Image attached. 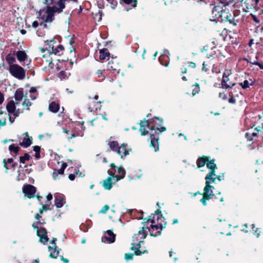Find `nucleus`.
Returning a JSON list of instances; mask_svg holds the SVG:
<instances>
[{
	"label": "nucleus",
	"mask_w": 263,
	"mask_h": 263,
	"mask_svg": "<svg viewBox=\"0 0 263 263\" xmlns=\"http://www.w3.org/2000/svg\"><path fill=\"white\" fill-rule=\"evenodd\" d=\"M111 5L112 8L114 9L117 5V1L115 0H107Z\"/></svg>",
	"instance_id": "45"
},
{
	"label": "nucleus",
	"mask_w": 263,
	"mask_h": 263,
	"mask_svg": "<svg viewBox=\"0 0 263 263\" xmlns=\"http://www.w3.org/2000/svg\"><path fill=\"white\" fill-rule=\"evenodd\" d=\"M52 199V195L51 193H49L47 196V200H48V201H50Z\"/></svg>",
	"instance_id": "60"
},
{
	"label": "nucleus",
	"mask_w": 263,
	"mask_h": 263,
	"mask_svg": "<svg viewBox=\"0 0 263 263\" xmlns=\"http://www.w3.org/2000/svg\"><path fill=\"white\" fill-rule=\"evenodd\" d=\"M140 242H138L137 243H132V247L131 248V249L133 251H135V253L136 255H140L142 254L147 253V250H145L143 252H142L141 251L139 250V249L140 248Z\"/></svg>",
	"instance_id": "16"
},
{
	"label": "nucleus",
	"mask_w": 263,
	"mask_h": 263,
	"mask_svg": "<svg viewBox=\"0 0 263 263\" xmlns=\"http://www.w3.org/2000/svg\"><path fill=\"white\" fill-rule=\"evenodd\" d=\"M9 150L11 153H14L15 154H17L20 147L18 146H15L14 144H11L9 146Z\"/></svg>",
	"instance_id": "34"
},
{
	"label": "nucleus",
	"mask_w": 263,
	"mask_h": 263,
	"mask_svg": "<svg viewBox=\"0 0 263 263\" xmlns=\"http://www.w3.org/2000/svg\"><path fill=\"white\" fill-rule=\"evenodd\" d=\"M149 124L150 123H149L148 120H145L141 122L140 131L141 132L142 135L144 136L148 134V131L146 128H149L151 130L155 129L154 125L149 128Z\"/></svg>",
	"instance_id": "9"
},
{
	"label": "nucleus",
	"mask_w": 263,
	"mask_h": 263,
	"mask_svg": "<svg viewBox=\"0 0 263 263\" xmlns=\"http://www.w3.org/2000/svg\"><path fill=\"white\" fill-rule=\"evenodd\" d=\"M7 119L6 118L0 119V126H5L6 125Z\"/></svg>",
	"instance_id": "51"
},
{
	"label": "nucleus",
	"mask_w": 263,
	"mask_h": 263,
	"mask_svg": "<svg viewBox=\"0 0 263 263\" xmlns=\"http://www.w3.org/2000/svg\"><path fill=\"white\" fill-rule=\"evenodd\" d=\"M209 197L207 196H203V197L200 199V202L202 203V204L204 206L206 205V200H210Z\"/></svg>",
	"instance_id": "43"
},
{
	"label": "nucleus",
	"mask_w": 263,
	"mask_h": 263,
	"mask_svg": "<svg viewBox=\"0 0 263 263\" xmlns=\"http://www.w3.org/2000/svg\"><path fill=\"white\" fill-rule=\"evenodd\" d=\"M9 121H10V124H12L14 122L15 118V117L12 118L11 115H9Z\"/></svg>",
	"instance_id": "64"
},
{
	"label": "nucleus",
	"mask_w": 263,
	"mask_h": 263,
	"mask_svg": "<svg viewBox=\"0 0 263 263\" xmlns=\"http://www.w3.org/2000/svg\"><path fill=\"white\" fill-rule=\"evenodd\" d=\"M39 26V23L37 21H35L32 23V27L34 28H36Z\"/></svg>",
	"instance_id": "62"
},
{
	"label": "nucleus",
	"mask_w": 263,
	"mask_h": 263,
	"mask_svg": "<svg viewBox=\"0 0 263 263\" xmlns=\"http://www.w3.org/2000/svg\"><path fill=\"white\" fill-rule=\"evenodd\" d=\"M151 228L153 231L158 230L159 229L161 230L162 229V225L161 224L156 225H151Z\"/></svg>",
	"instance_id": "41"
},
{
	"label": "nucleus",
	"mask_w": 263,
	"mask_h": 263,
	"mask_svg": "<svg viewBox=\"0 0 263 263\" xmlns=\"http://www.w3.org/2000/svg\"><path fill=\"white\" fill-rule=\"evenodd\" d=\"M214 189V187L213 186L210 185L209 181H205V186L203 189V196L209 197L210 199H212L214 196L213 191Z\"/></svg>",
	"instance_id": "11"
},
{
	"label": "nucleus",
	"mask_w": 263,
	"mask_h": 263,
	"mask_svg": "<svg viewBox=\"0 0 263 263\" xmlns=\"http://www.w3.org/2000/svg\"><path fill=\"white\" fill-rule=\"evenodd\" d=\"M109 206L108 205H104L102 210L100 211V213L105 214L106 213L107 211L109 210Z\"/></svg>",
	"instance_id": "48"
},
{
	"label": "nucleus",
	"mask_w": 263,
	"mask_h": 263,
	"mask_svg": "<svg viewBox=\"0 0 263 263\" xmlns=\"http://www.w3.org/2000/svg\"><path fill=\"white\" fill-rule=\"evenodd\" d=\"M228 80H229L228 77V78H224V77L222 78V82H221V84L226 88H231V87H232L235 85V84H233L231 86L230 85L227 84V82Z\"/></svg>",
	"instance_id": "38"
},
{
	"label": "nucleus",
	"mask_w": 263,
	"mask_h": 263,
	"mask_svg": "<svg viewBox=\"0 0 263 263\" xmlns=\"http://www.w3.org/2000/svg\"><path fill=\"white\" fill-rule=\"evenodd\" d=\"M250 15L252 17L254 22L257 24L260 23V20L256 17V16L252 13H251Z\"/></svg>",
	"instance_id": "46"
},
{
	"label": "nucleus",
	"mask_w": 263,
	"mask_h": 263,
	"mask_svg": "<svg viewBox=\"0 0 263 263\" xmlns=\"http://www.w3.org/2000/svg\"><path fill=\"white\" fill-rule=\"evenodd\" d=\"M208 161V158L206 157L199 158L197 160V165L198 167L203 166Z\"/></svg>",
	"instance_id": "29"
},
{
	"label": "nucleus",
	"mask_w": 263,
	"mask_h": 263,
	"mask_svg": "<svg viewBox=\"0 0 263 263\" xmlns=\"http://www.w3.org/2000/svg\"><path fill=\"white\" fill-rule=\"evenodd\" d=\"M123 1L126 4H132L133 7H136L137 5L136 0H123Z\"/></svg>",
	"instance_id": "39"
},
{
	"label": "nucleus",
	"mask_w": 263,
	"mask_h": 263,
	"mask_svg": "<svg viewBox=\"0 0 263 263\" xmlns=\"http://www.w3.org/2000/svg\"><path fill=\"white\" fill-rule=\"evenodd\" d=\"M30 157L28 153H25L23 156L20 157V162L22 163H25L26 161L29 160Z\"/></svg>",
	"instance_id": "36"
},
{
	"label": "nucleus",
	"mask_w": 263,
	"mask_h": 263,
	"mask_svg": "<svg viewBox=\"0 0 263 263\" xmlns=\"http://www.w3.org/2000/svg\"><path fill=\"white\" fill-rule=\"evenodd\" d=\"M65 203V200L62 195H57L54 197V204L58 208H61Z\"/></svg>",
	"instance_id": "12"
},
{
	"label": "nucleus",
	"mask_w": 263,
	"mask_h": 263,
	"mask_svg": "<svg viewBox=\"0 0 263 263\" xmlns=\"http://www.w3.org/2000/svg\"><path fill=\"white\" fill-rule=\"evenodd\" d=\"M37 235L40 237V241L45 244L49 240V238L47 235V231L43 227H40L37 231Z\"/></svg>",
	"instance_id": "10"
},
{
	"label": "nucleus",
	"mask_w": 263,
	"mask_h": 263,
	"mask_svg": "<svg viewBox=\"0 0 263 263\" xmlns=\"http://www.w3.org/2000/svg\"><path fill=\"white\" fill-rule=\"evenodd\" d=\"M3 162L4 163V167L7 170L14 168L16 166V164L13 163L12 158H9L7 160L4 159Z\"/></svg>",
	"instance_id": "20"
},
{
	"label": "nucleus",
	"mask_w": 263,
	"mask_h": 263,
	"mask_svg": "<svg viewBox=\"0 0 263 263\" xmlns=\"http://www.w3.org/2000/svg\"><path fill=\"white\" fill-rule=\"evenodd\" d=\"M8 69L13 77L18 80H23L25 77L26 71L17 64L11 65Z\"/></svg>",
	"instance_id": "5"
},
{
	"label": "nucleus",
	"mask_w": 263,
	"mask_h": 263,
	"mask_svg": "<svg viewBox=\"0 0 263 263\" xmlns=\"http://www.w3.org/2000/svg\"><path fill=\"white\" fill-rule=\"evenodd\" d=\"M40 150H41L40 146H37V145L33 146V151L35 153L40 152Z\"/></svg>",
	"instance_id": "54"
},
{
	"label": "nucleus",
	"mask_w": 263,
	"mask_h": 263,
	"mask_svg": "<svg viewBox=\"0 0 263 263\" xmlns=\"http://www.w3.org/2000/svg\"><path fill=\"white\" fill-rule=\"evenodd\" d=\"M54 2V0H44V4L46 5V16L45 18V22H51L54 19V15L55 13H61V12H56L55 9H52L53 8L58 9L59 6L57 5L51 6Z\"/></svg>",
	"instance_id": "3"
},
{
	"label": "nucleus",
	"mask_w": 263,
	"mask_h": 263,
	"mask_svg": "<svg viewBox=\"0 0 263 263\" xmlns=\"http://www.w3.org/2000/svg\"><path fill=\"white\" fill-rule=\"evenodd\" d=\"M107 68L108 69L112 71V73L114 74H118L120 70L118 60L114 58H112L108 63Z\"/></svg>",
	"instance_id": "6"
},
{
	"label": "nucleus",
	"mask_w": 263,
	"mask_h": 263,
	"mask_svg": "<svg viewBox=\"0 0 263 263\" xmlns=\"http://www.w3.org/2000/svg\"><path fill=\"white\" fill-rule=\"evenodd\" d=\"M229 102L232 104H234L236 103V100L232 96H231L229 99Z\"/></svg>",
	"instance_id": "56"
},
{
	"label": "nucleus",
	"mask_w": 263,
	"mask_h": 263,
	"mask_svg": "<svg viewBox=\"0 0 263 263\" xmlns=\"http://www.w3.org/2000/svg\"><path fill=\"white\" fill-rule=\"evenodd\" d=\"M111 151L116 152L122 159L129 154V150L127 149L126 144H123L119 146V144L116 141H109L107 143Z\"/></svg>",
	"instance_id": "2"
},
{
	"label": "nucleus",
	"mask_w": 263,
	"mask_h": 263,
	"mask_svg": "<svg viewBox=\"0 0 263 263\" xmlns=\"http://www.w3.org/2000/svg\"><path fill=\"white\" fill-rule=\"evenodd\" d=\"M107 173L108 175L110 176V177H112V179H114V181H115L116 179H117V175H115V173L111 171L108 170Z\"/></svg>",
	"instance_id": "44"
},
{
	"label": "nucleus",
	"mask_w": 263,
	"mask_h": 263,
	"mask_svg": "<svg viewBox=\"0 0 263 263\" xmlns=\"http://www.w3.org/2000/svg\"><path fill=\"white\" fill-rule=\"evenodd\" d=\"M149 123L156 124L157 126H161L163 123V120L157 117H155L149 121Z\"/></svg>",
	"instance_id": "31"
},
{
	"label": "nucleus",
	"mask_w": 263,
	"mask_h": 263,
	"mask_svg": "<svg viewBox=\"0 0 263 263\" xmlns=\"http://www.w3.org/2000/svg\"><path fill=\"white\" fill-rule=\"evenodd\" d=\"M13 54L15 55L17 60L20 62L25 61L27 57V54L25 53V51L23 50H19L17 52H13Z\"/></svg>",
	"instance_id": "13"
},
{
	"label": "nucleus",
	"mask_w": 263,
	"mask_h": 263,
	"mask_svg": "<svg viewBox=\"0 0 263 263\" xmlns=\"http://www.w3.org/2000/svg\"><path fill=\"white\" fill-rule=\"evenodd\" d=\"M26 135L27 138H24L23 140V141L21 142H20V143H19V144L21 146H22L25 148L28 147L32 144V140H31V138H29L28 137V133H26Z\"/></svg>",
	"instance_id": "23"
},
{
	"label": "nucleus",
	"mask_w": 263,
	"mask_h": 263,
	"mask_svg": "<svg viewBox=\"0 0 263 263\" xmlns=\"http://www.w3.org/2000/svg\"><path fill=\"white\" fill-rule=\"evenodd\" d=\"M68 178L71 181H73L74 180L76 176L74 174H70L69 175Z\"/></svg>",
	"instance_id": "58"
},
{
	"label": "nucleus",
	"mask_w": 263,
	"mask_h": 263,
	"mask_svg": "<svg viewBox=\"0 0 263 263\" xmlns=\"http://www.w3.org/2000/svg\"><path fill=\"white\" fill-rule=\"evenodd\" d=\"M151 145L154 147L156 152L159 150L158 138L156 137L154 134H151L150 136Z\"/></svg>",
	"instance_id": "19"
},
{
	"label": "nucleus",
	"mask_w": 263,
	"mask_h": 263,
	"mask_svg": "<svg viewBox=\"0 0 263 263\" xmlns=\"http://www.w3.org/2000/svg\"><path fill=\"white\" fill-rule=\"evenodd\" d=\"M48 250L50 252V257L51 258H57L58 255H59V252L57 251V248L54 247V248L48 247Z\"/></svg>",
	"instance_id": "30"
},
{
	"label": "nucleus",
	"mask_w": 263,
	"mask_h": 263,
	"mask_svg": "<svg viewBox=\"0 0 263 263\" xmlns=\"http://www.w3.org/2000/svg\"><path fill=\"white\" fill-rule=\"evenodd\" d=\"M205 181H209L210 184L211 183H215L216 179V174L214 171H210L209 174L205 177Z\"/></svg>",
	"instance_id": "17"
},
{
	"label": "nucleus",
	"mask_w": 263,
	"mask_h": 263,
	"mask_svg": "<svg viewBox=\"0 0 263 263\" xmlns=\"http://www.w3.org/2000/svg\"><path fill=\"white\" fill-rule=\"evenodd\" d=\"M4 101V95L0 91V104H2Z\"/></svg>",
	"instance_id": "57"
},
{
	"label": "nucleus",
	"mask_w": 263,
	"mask_h": 263,
	"mask_svg": "<svg viewBox=\"0 0 263 263\" xmlns=\"http://www.w3.org/2000/svg\"><path fill=\"white\" fill-rule=\"evenodd\" d=\"M234 0H218L215 3L212 10V16L210 18L213 22H220L223 17V14L228 10L226 7L233 2Z\"/></svg>",
	"instance_id": "1"
},
{
	"label": "nucleus",
	"mask_w": 263,
	"mask_h": 263,
	"mask_svg": "<svg viewBox=\"0 0 263 263\" xmlns=\"http://www.w3.org/2000/svg\"><path fill=\"white\" fill-rule=\"evenodd\" d=\"M206 166L211 171H214L215 172V169H217V166L214 163V160L208 161L206 162Z\"/></svg>",
	"instance_id": "32"
},
{
	"label": "nucleus",
	"mask_w": 263,
	"mask_h": 263,
	"mask_svg": "<svg viewBox=\"0 0 263 263\" xmlns=\"http://www.w3.org/2000/svg\"><path fill=\"white\" fill-rule=\"evenodd\" d=\"M63 49H64V48H63V46L61 45H60L56 48H55L54 49H53V52L55 54H56L60 52V50H62Z\"/></svg>",
	"instance_id": "42"
},
{
	"label": "nucleus",
	"mask_w": 263,
	"mask_h": 263,
	"mask_svg": "<svg viewBox=\"0 0 263 263\" xmlns=\"http://www.w3.org/2000/svg\"><path fill=\"white\" fill-rule=\"evenodd\" d=\"M67 166V164H66V163L65 162H64L62 165V166L61 167V168L59 169V170H54L53 172V174H52V176L55 179L56 177L58 176V175H62L64 174V170L66 168V167Z\"/></svg>",
	"instance_id": "18"
},
{
	"label": "nucleus",
	"mask_w": 263,
	"mask_h": 263,
	"mask_svg": "<svg viewBox=\"0 0 263 263\" xmlns=\"http://www.w3.org/2000/svg\"><path fill=\"white\" fill-rule=\"evenodd\" d=\"M104 70H98L97 71V77L98 78H104V77L103 74V72L104 71Z\"/></svg>",
	"instance_id": "50"
},
{
	"label": "nucleus",
	"mask_w": 263,
	"mask_h": 263,
	"mask_svg": "<svg viewBox=\"0 0 263 263\" xmlns=\"http://www.w3.org/2000/svg\"><path fill=\"white\" fill-rule=\"evenodd\" d=\"M206 64H205L204 62H203V64H202V70L205 71V72H206L208 71L209 69L208 68H206Z\"/></svg>",
	"instance_id": "59"
},
{
	"label": "nucleus",
	"mask_w": 263,
	"mask_h": 263,
	"mask_svg": "<svg viewBox=\"0 0 263 263\" xmlns=\"http://www.w3.org/2000/svg\"><path fill=\"white\" fill-rule=\"evenodd\" d=\"M22 111H20V109H16L15 110V111H14V112H13L11 114L13 115V116L16 118V117H18V116L20 115V114L21 113H22Z\"/></svg>",
	"instance_id": "47"
},
{
	"label": "nucleus",
	"mask_w": 263,
	"mask_h": 263,
	"mask_svg": "<svg viewBox=\"0 0 263 263\" xmlns=\"http://www.w3.org/2000/svg\"><path fill=\"white\" fill-rule=\"evenodd\" d=\"M148 232H150L151 235L154 236H157L161 234L160 231H158L155 233L151 232L150 228L147 226L145 227V225H144V227L140 228L137 234L134 235L133 236V241L138 242H143V240L146 238Z\"/></svg>",
	"instance_id": "4"
},
{
	"label": "nucleus",
	"mask_w": 263,
	"mask_h": 263,
	"mask_svg": "<svg viewBox=\"0 0 263 263\" xmlns=\"http://www.w3.org/2000/svg\"><path fill=\"white\" fill-rule=\"evenodd\" d=\"M164 54L165 55H161L159 57V61L161 65L167 66L169 62L166 59L168 58V55L170 54L169 51L165 50Z\"/></svg>",
	"instance_id": "14"
},
{
	"label": "nucleus",
	"mask_w": 263,
	"mask_h": 263,
	"mask_svg": "<svg viewBox=\"0 0 263 263\" xmlns=\"http://www.w3.org/2000/svg\"><path fill=\"white\" fill-rule=\"evenodd\" d=\"M100 53V60H105L106 59L108 60L110 56V53L109 52L108 50L106 48H103L102 49L100 50L99 51Z\"/></svg>",
	"instance_id": "15"
},
{
	"label": "nucleus",
	"mask_w": 263,
	"mask_h": 263,
	"mask_svg": "<svg viewBox=\"0 0 263 263\" xmlns=\"http://www.w3.org/2000/svg\"><path fill=\"white\" fill-rule=\"evenodd\" d=\"M231 72L230 70H226L223 74V77L228 78L231 74Z\"/></svg>",
	"instance_id": "52"
},
{
	"label": "nucleus",
	"mask_w": 263,
	"mask_h": 263,
	"mask_svg": "<svg viewBox=\"0 0 263 263\" xmlns=\"http://www.w3.org/2000/svg\"><path fill=\"white\" fill-rule=\"evenodd\" d=\"M14 99L17 101H21L24 97V91L23 88H18L15 92Z\"/></svg>",
	"instance_id": "21"
},
{
	"label": "nucleus",
	"mask_w": 263,
	"mask_h": 263,
	"mask_svg": "<svg viewBox=\"0 0 263 263\" xmlns=\"http://www.w3.org/2000/svg\"><path fill=\"white\" fill-rule=\"evenodd\" d=\"M48 109L51 112L56 113L59 110V104L55 102H52L50 103Z\"/></svg>",
	"instance_id": "27"
},
{
	"label": "nucleus",
	"mask_w": 263,
	"mask_h": 263,
	"mask_svg": "<svg viewBox=\"0 0 263 263\" xmlns=\"http://www.w3.org/2000/svg\"><path fill=\"white\" fill-rule=\"evenodd\" d=\"M39 223H40L39 222H34L32 224V227H33V228L35 229H36L37 231L38 230V229H40V228L38 226V224Z\"/></svg>",
	"instance_id": "55"
},
{
	"label": "nucleus",
	"mask_w": 263,
	"mask_h": 263,
	"mask_svg": "<svg viewBox=\"0 0 263 263\" xmlns=\"http://www.w3.org/2000/svg\"><path fill=\"white\" fill-rule=\"evenodd\" d=\"M32 103L29 99L25 98L22 103L24 109L30 110V106L32 105Z\"/></svg>",
	"instance_id": "33"
},
{
	"label": "nucleus",
	"mask_w": 263,
	"mask_h": 263,
	"mask_svg": "<svg viewBox=\"0 0 263 263\" xmlns=\"http://www.w3.org/2000/svg\"><path fill=\"white\" fill-rule=\"evenodd\" d=\"M107 234L108 236H105L103 237V239H105L107 240L109 243H112L115 240V235L113 233L112 231L111 230L107 231Z\"/></svg>",
	"instance_id": "24"
},
{
	"label": "nucleus",
	"mask_w": 263,
	"mask_h": 263,
	"mask_svg": "<svg viewBox=\"0 0 263 263\" xmlns=\"http://www.w3.org/2000/svg\"><path fill=\"white\" fill-rule=\"evenodd\" d=\"M15 55H12L10 53L7 54L6 57V60L9 65V67H11V65H15L16 59L14 57Z\"/></svg>",
	"instance_id": "26"
},
{
	"label": "nucleus",
	"mask_w": 263,
	"mask_h": 263,
	"mask_svg": "<svg viewBox=\"0 0 263 263\" xmlns=\"http://www.w3.org/2000/svg\"><path fill=\"white\" fill-rule=\"evenodd\" d=\"M118 173L120 175V176L117 175V179H116L115 182L118 181L121 179H123L125 175V171L122 166L118 168Z\"/></svg>",
	"instance_id": "28"
},
{
	"label": "nucleus",
	"mask_w": 263,
	"mask_h": 263,
	"mask_svg": "<svg viewBox=\"0 0 263 263\" xmlns=\"http://www.w3.org/2000/svg\"><path fill=\"white\" fill-rule=\"evenodd\" d=\"M59 77L61 79H65L68 78V76L67 75V72L65 71H61L59 74Z\"/></svg>",
	"instance_id": "40"
},
{
	"label": "nucleus",
	"mask_w": 263,
	"mask_h": 263,
	"mask_svg": "<svg viewBox=\"0 0 263 263\" xmlns=\"http://www.w3.org/2000/svg\"><path fill=\"white\" fill-rule=\"evenodd\" d=\"M156 128L160 132H163L166 130V128L165 127H161L160 128L157 127Z\"/></svg>",
	"instance_id": "63"
},
{
	"label": "nucleus",
	"mask_w": 263,
	"mask_h": 263,
	"mask_svg": "<svg viewBox=\"0 0 263 263\" xmlns=\"http://www.w3.org/2000/svg\"><path fill=\"white\" fill-rule=\"evenodd\" d=\"M43 209L44 210H48L50 209L49 204H44L43 205Z\"/></svg>",
	"instance_id": "61"
},
{
	"label": "nucleus",
	"mask_w": 263,
	"mask_h": 263,
	"mask_svg": "<svg viewBox=\"0 0 263 263\" xmlns=\"http://www.w3.org/2000/svg\"><path fill=\"white\" fill-rule=\"evenodd\" d=\"M23 192L26 196L31 198L34 196V194L36 192V188L32 185L27 184L23 186Z\"/></svg>",
	"instance_id": "8"
},
{
	"label": "nucleus",
	"mask_w": 263,
	"mask_h": 263,
	"mask_svg": "<svg viewBox=\"0 0 263 263\" xmlns=\"http://www.w3.org/2000/svg\"><path fill=\"white\" fill-rule=\"evenodd\" d=\"M113 180L111 177H108L106 179L104 180L103 184L104 187L106 190H110L112 187Z\"/></svg>",
	"instance_id": "25"
},
{
	"label": "nucleus",
	"mask_w": 263,
	"mask_h": 263,
	"mask_svg": "<svg viewBox=\"0 0 263 263\" xmlns=\"http://www.w3.org/2000/svg\"><path fill=\"white\" fill-rule=\"evenodd\" d=\"M133 254L131 253H126L125 255V258L126 260H132L133 258Z\"/></svg>",
	"instance_id": "49"
},
{
	"label": "nucleus",
	"mask_w": 263,
	"mask_h": 263,
	"mask_svg": "<svg viewBox=\"0 0 263 263\" xmlns=\"http://www.w3.org/2000/svg\"><path fill=\"white\" fill-rule=\"evenodd\" d=\"M29 92L30 93H37V89L35 87H32L30 88V90H29Z\"/></svg>",
	"instance_id": "53"
},
{
	"label": "nucleus",
	"mask_w": 263,
	"mask_h": 263,
	"mask_svg": "<svg viewBox=\"0 0 263 263\" xmlns=\"http://www.w3.org/2000/svg\"><path fill=\"white\" fill-rule=\"evenodd\" d=\"M245 60L248 62V63H249L252 65H257L259 66V67L260 68V69H263V64L262 63H260L256 61H251V60H248L247 59H245Z\"/></svg>",
	"instance_id": "37"
},
{
	"label": "nucleus",
	"mask_w": 263,
	"mask_h": 263,
	"mask_svg": "<svg viewBox=\"0 0 263 263\" xmlns=\"http://www.w3.org/2000/svg\"><path fill=\"white\" fill-rule=\"evenodd\" d=\"M254 84V82H252L251 83H249L248 80H245L243 82L239 83V85L243 89H246L249 87L250 86H252Z\"/></svg>",
	"instance_id": "35"
},
{
	"label": "nucleus",
	"mask_w": 263,
	"mask_h": 263,
	"mask_svg": "<svg viewBox=\"0 0 263 263\" xmlns=\"http://www.w3.org/2000/svg\"><path fill=\"white\" fill-rule=\"evenodd\" d=\"M229 22L230 24L233 25L234 26L237 25L238 21L235 19V15L234 14L230 13L226 10L223 14V17L220 22Z\"/></svg>",
	"instance_id": "7"
},
{
	"label": "nucleus",
	"mask_w": 263,
	"mask_h": 263,
	"mask_svg": "<svg viewBox=\"0 0 263 263\" xmlns=\"http://www.w3.org/2000/svg\"><path fill=\"white\" fill-rule=\"evenodd\" d=\"M18 103H15L13 100L10 101L6 105V109L9 114H12L16 109L15 105H18Z\"/></svg>",
	"instance_id": "22"
}]
</instances>
